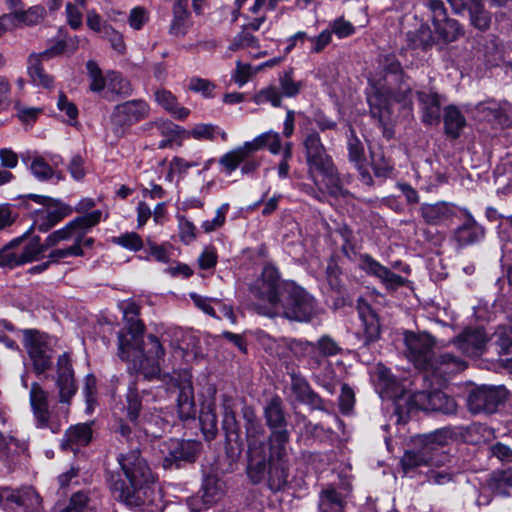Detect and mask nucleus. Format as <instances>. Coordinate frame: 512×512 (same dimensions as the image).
Listing matches in <instances>:
<instances>
[{"label":"nucleus","mask_w":512,"mask_h":512,"mask_svg":"<svg viewBox=\"0 0 512 512\" xmlns=\"http://www.w3.org/2000/svg\"><path fill=\"white\" fill-rule=\"evenodd\" d=\"M284 144L281 141L280 133L274 130H268L257 135L250 141L244 142L242 145L236 147L225 153L219 159V165L223 168V171L230 175L235 171L240 162L247 156L266 148L272 155H279L284 152Z\"/></svg>","instance_id":"10"},{"label":"nucleus","mask_w":512,"mask_h":512,"mask_svg":"<svg viewBox=\"0 0 512 512\" xmlns=\"http://www.w3.org/2000/svg\"><path fill=\"white\" fill-rule=\"evenodd\" d=\"M443 120L445 133L453 139L458 138L466 126L465 116L455 105L444 108Z\"/></svg>","instance_id":"31"},{"label":"nucleus","mask_w":512,"mask_h":512,"mask_svg":"<svg viewBox=\"0 0 512 512\" xmlns=\"http://www.w3.org/2000/svg\"><path fill=\"white\" fill-rule=\"evenodd\" d=\"M50 53L46 50L41 54H32L28 59L27 71L31 82L35 86L50 88L53 84V79L45 73L41 66L42 59L48 58Z\"/></svg>","instance_id":"30"},{"label":"nucleus","mask_w":512,"mask_h":512,"mask_svg":"<svg viewBox=\"0 0 512 512\" xmlns=\"http://www.w3.org/2000/svg\"><path fill=\"white\" fill-rule=\"evenodd\" d=\"M256 73H258V71H256V67H252L249 64H243L241 61H237L236 62V69H235V72H234L232 77H233L235 83L239 87H242Z\"/></svg>","instance_id":"57"},{"label":"nucleus","mask_w":512,"mask_h":512,"mask_svg":"<svg viewBox=\"0 0 512 512\" xmlns=\"http://www.w3.org/2000/svg\"><path fill=\"white\" fill-rule=\"evenodd\" d=\"M199 421L202 432L207 440H211L217 433V416L213 401L205 402L201 406Z\"/></svg>","instance_id":"34"},{"label":"nucleus","mask_w":512,"mask_h":512,"mask_svg":"<svg viewBox=\"0 0 512 512\" xmlns=\"http://www.w3.org/2000/svg\"><path fill=\"white\" fill-rule=\"evenodd\" d=\"M188 0H176L173 5V17L169 27V33L173 36H184L190 25V12L188 11Z\"/></svg>","instance_id":"29"},{"label":"nucleus","mask_w":512,"mask_h":512,"mask_svg":"<svg viewBox=\"0 0 512 512\" xmlns=\"http://www.w3.org/2000/svg\"><path fill=\"white\" fill-rule=\"evenodd\" d=\"M477 117L500 127L509 126L512 122V104L498 103L490 100L476 106Z\"/></svg>","instance_id":"22"},{"label":"nucleus","mask_w":512,"mask_h":512,"mask_svg":"<svg viewBox=\"0 0 512 512\" xmlns=\"http://www.w3.org/2000/svg\"><path fill=\"white\" fill-rule=\"evenodd\" d=\"M408 46L412 49L427 50L434 45V37L429 26L421 25L419 29L406 35Z\"/></svg>","instance_id":"35"},{"label":"nucleus","mask_w":512,"mask_h":512,"mask_svg":"<svg viewBox=\"0 0 512 512\" xmlns=\"http://www.w3.org/2000/svg\"><path fill=\"white\" fill-rule=\"evenodd\" d=\"M243 417L248 442V476L254 483L267 478L270 488L278 490L286 483V474L282 465L274 460L279 461L284 455L288 435L285 431L273 432L270 436V448L267 450L264 429L254 411L245 407Z\"/></svg>","instance_id":"4"},{"label":"nucleus","mask_w":512,"mask_h":512,"mask_svg":"<svg viewBox=\"0 0 512 512\" xmlns=\"http://www.w3.org/2000/svg\"><path fill=\"white\" fill-rule=\"evenodd\" d=\"M18 18L19 27L23 25L32 26L40 23L45 16V8L43 6H32L26 11L14 12Z\"/></svg>","instance_id":"46"},{"label":"nucleus","mask_w":512,"mask_h":512,"mask_svg":"<svg viewBox=\"0 0 512 512\" xmlns=\"http://www.w3.org/2000/svg\"><path fill=\"white\" fill-rule=\"evenodd\" d=\"M377 378L379 385L383 387L388 396L395 399L396 411L398 413L404 411L402 402L407 404V412L417 408L443 414H454L457 410L455 400L442 391H421L415 394L405 392L399 386L397 379L391 374L390 370L383 366L378 367Z\"/></svg>","instance_id":"7"},{"label":"nucleus","mask_w":512,"mask_h":512,"mask_svg":"<svg viewBox=\"0 0 512 512\" xmlns=\"http://www.w3.org/2000/svg\"><path fill=\"white\" fill-rule=\"evenodd\" d=\"M290 348L296 356L307 358L311 368L318 367L321 364L319 355L328 357L340 352L338 344L329 336H322L317 341V344L303 340H294Z\"/></svg>","instance_id":"18"},{"label":"nucleus","mask_w":512,"mask_h":512,"mask_svg":"<svg viewBox=\"0 0 512 512\" xmlns=\"http://www.w3.org/2000/svg\"><path fill=\"white\" fill-rule=\"evenodd\" d=\"M149 20V13L143 7H135L130 11L128 22L134 30H140Z\"/></svg>","instance_id":"62"},{"label":"nucleus","mask_w":512,"mask_h":512,"mask_svg":"<svg viewBox=\"0 0 512 512\" xmlns=\"http://www.w3.org/2000/svg\"><path fill=\"white\" fill-rule=\"evenodd\" d=\"M25 347L37 374L44 373L52 364L53 351L49 345V338L36 331L26 330Z\"/></svg>","instance_id":"19"},{"label":"nucleus","mask_w":512,"mask_h":512,"mask_svg":"<svg viewBox=\"0 0 512 512\" xmlns=\"http://www.w3.org/2000/svg\"><path fill=\"white\" fill-rule=\"evenodd\" d=\"M357 310L360 321V326L363 329L364 343L368 344L378 338L380 333V326L377 315L371 307L362 299H358Z\"/></svg>","instance_id":"27"},{"label":"nucleus","mask_w":512,"mask_h":512,"mask_svg":"<svg viewBox=\"0 0 512 512\" xmlns=\"http://www.w3.org/2000/svg\"><path fill=\"white\" fill-rule=\"evenodd\" d=\"M201 164V157L197 155L191 159L175 156L169 162V171L166 179L172 182L175 174L185 175L190 168L200 166Z\"/></svg>","instance_id":"38"},{"label":"nucleus","mask_w":512,"mask_h":512,"mask_svg":"<svg viewBox=\"0 0 512 512\" xmlns=\"http://www.w3.org/2000/svg\"><path fill=\"white\" fill-rule=\"evenodd\" d=\"M303 145L306 151V159L309 167V174L319 189H326L333 196L343 194L341 181L335 170L331 158L327 155L316 132L309 133Z\"/></svg>","instance_id":"9"},{"label":"nucleus","mask_w":512,"mask_h":512,"mask_svg":"<svg viewBox=\"0 0 512 512\" xmlns=\"http://www.w3.org/2000/svg\"><path fill=\"white\" fill-rule=\"evenodd\" d=\"M250 292L256 300L255 309L261 315L307 322L316 314L314 298L294 282L282 281L272 265L263 268Z\"/></svg>","instance_id":"3"},{"label":"nucleus","mask_w":512,"mask_h":512,"mask_svg":"<svg viewBox=\"0 0 512 512\" xmlns=\"http://www.w3.org/2000/svg\"><path fill=\"white\" fill-rule=\"evenodd\" d=\"M223 420L222 427L226 432V435L229 439L232 438L233 435L238 437V424L236 421L235 411H234V401L231 398L224 397L223 398Z\"/></svg>","instance_id":"40"},{"label":"nucleus","mask_w":512,"mask_h":512,"mask_svg":"<svg viewBox=\"0 0 512 512\" xmlns=\"http://www.w3.org/2000/svg\"><path fill=\"white\" fill-rule=\"evenodd\" d=\"M495 344L500 354H507L512 350V326H501L493 334Z\"/></svg>","instance_id":"50"},{"label":"nucleus","mask_w":512,"mask_h":512,"mask_svg":"<svg viewBox=\"0 0 512 512\" xmlns=\"http://www.w3.org/2000/svg\"><path fill=\"white\" fill-rule=\"evenodd\" d=\"M281 94L285 97H294L296 96L302 86V83L299 81H295L292 78L291 72H285L279 78Z\"/></svg>","instance_id":"55"},{"label":"nucleus","mask_w":512,"mask_h":512,"mask_svg":"<svg viewBox=\"0 0 512 512\" xmlns=\"http://www.w3.org/2000/svg\"><path fill=\"white\" fill-rule=\"evenodd\" d=\"M488 338L481 328L466 329L453 340L455 346L466 356L477 357L486 350Z\"/></svg>","instance_id":"23"},{"label":"nucleus","mask_w":512,"mask_h":512,"mask_svg":"<svg viewBox=\"0 0 512 512\" xmlns=\"http://www.w3.org/2000/svg\"><path fill=\"white\" fill-rule=\"evenodd\" d=\"M107 89L118 95H129L132 90L130 82L117 72L107 73Z\"/></svg>","instance_id":"48"},{"label":"nucleus","mask_w":512,"mask_h":512,"mask_svg":"<svg viewBox=\"0 0 512 512\" xmlns=\"http://www.w3.org/2000/svg\"><path fill=\"white\" fill-rule=\"evenodd\" d=\"M259 43L256 37L249 33L246 29L239 32L228 46V51L236 52L245 49L258 48Z\"/></svg>","instance_id":"43"},{"label":"nucleus","mask_w":512,"mask_h":512,"mask_svg":"<svg viewBox=\"0 0 512 512\" xmlns=\"http://www.w3.org/2000/svg\"><path fill=\"white\" fill-rule=\"evenodd\" d=\"M7 509L22 512H35L41 506V498L32 487L9 490Z\"/></svg>","instance_id":"25"},{"label":"nucleus","mask_w":512,"mask_h":512,"mask_svg":"<svg viewBox=\"0 0 512 512\" xmlns=\"http://www.w3.org/2000/svg\"><path fill=\"white\" fill-rule=\"evenodd\" d=\"M56 385L59 391L60 402L62 404H69L77 388L74 379V370L68 353H63L57 360Z\"/></svg>","instance_id":"21"},{"label":"nucleus","mask_w":512,"mask_h":512,"mask_svg":"<svg viewBox=\"0 0 512 512\" xmlns=\"http://www.w3.org/2000/svg\"><path fill=\"white\" fill-rule=\"evenodd\" d=\"M155 100L176 119L184 120L190 114V110L180 106L176 97L168 90L158 89L155 92Z\"/></svg>","instance_id":"32"},{"label":"nucleus","mask_w":512,"mask_h":512,"mask_svg":"<svg viewBox=\"0 0 512 512\" xmlns=\"http://www.w3.org/2000/svg\"><path fill=\"white\" fill-rule=\"evenodd\" d=\"M29 198L45 206L44 209L37 211L33 223L40 232H47L72 212L69 206L47 196L30 194Z\"/></svg>","instance_id":"17"},{"label":"nucleus","mask_w":512,"mask_h":512,"mask_svg":"<svg viewBox=\"0 0 512 512\" xmlns=\"http://www.w3.org/2000/svg\"><path fill=\"white\" fill-rule=\"evenodd\" d=\"M466 366V362L461 357L445 352L439 354L437 357L433 356L431 366L425 371L430 372L436 377L445 379L450 375L463 371Z\"/></svg>","instance_id":"24"},{"label":"nucleus","mask_w":512,"mask_h":512,"mask_svg":"<svg viewBox=\"0 0 512 512\" xmlns=\"http://www.w3.org/2000/svg\"><path fill=\"white\" fill-rule=\"evenodd\" d=\"M451 440L448 429H438L428 434L418 435L413 439V446L406 450L401 458V466L406 475L419 467L440 465L449 462L448 454L442 451Z\"/></svg>","instance_id":"8"},{"label":"nucleus","mask_w":512,"mask_h":512,"mask_svg":"<svg viewBox=\"0 0 512 512\" xmlns=\"http://www.w3.org/2000/svg\"><path fill=\"white\" fill-rule=\"evenodd\" d=\"M126 402L127 417L134 424V426L142 429L147 435L157 437V429H163V426L167 423V420L159 414L156 416H149L150 412L141 414L142 401L137 389L134 386L129 387L126 396Z\"/></svg>","instance_id":"12"},{"label":"nucleus","mask_w":512,"mask_h":512,"mask_svg":"<svg viewBox=\"0 0 512 512\" xmlns=\"http://www.w3.org/2000/svg\"><path fill=\"white\" fill-rule=\"evenodd\" d=\"M229 208L230 205L228 203H223L216 209L215 216L212 219L205 220L201 223V229L205 233H212L222 228L226 222Z\"/></svg>","instance_id":"44"},{"label":"nucleus","mask_w":512,"mask_h":512,"mask_svg":"<svg viewBox=\"0 0 512 512\" xmlns=\"http://www.w3.org/2000/svg\"><path fill=\"white\" fill-rule=\"evenodd\" d=\"M469 11L472 24L480 29L486 30L490 25V17L486 11L482 9L481 1L475 4V7H467Z\"/></svg>","instance_id":"53"},{"label":"nucleus","mask_w":512,"mask_h":512,"mask_svg":"<svg viewBox=\"0 0 512 512\" xmlns=\"http://www.w3.org/2000/svg\"><path fill=\"white\" fill-rule=\"evenodd\" d=\"M126 330L118 335L119 356L129 362L132 368L147 379H153L160 374L161 362L164 366L173 368L171 380L179 390L177 409L180 419H194L196 406L192 386V375L187 368L175 369L178 362L191 363L198 360L202 354L199 341L191 333L180 328H170L161 335L159 340L154 335L148 336L150 348L143 349L144 325L138 319L139 306L134 301H123L120 304Z\"/></svg>","instance_id":"1"},{"label":"nucleus","mask_w":512,"mask_h":512,"mask_svg":"<svg viewBox=\"0 0 512 512\" xmlns=\"http://www.w3.org/2000/svg\"><path fill=\"white\" fill-rule=\"evenodd\" d=\"M377 278L389 289H397L405 283V279L402 276L392 272L385 266L380 270Z\"/></svg>","instance_id":"60"},{"label":"nucleus","mask_w":512,"mask_h":512,"mask_svg":"<svg viewBox=\"0 0 512 512\" xmlns=\"http://www.w3.org/2000/svg\"><path fill=\"white\" fill-rule=\"evenodd\" d=\"M189 89L193 92L200 93L202 96L206 98L213 97V92L215 89V85L208 79L192 77L189 80Z\"/></svg>","instance_id":"56"},{"label":"nucleus","mask_w":512,"mask_h":512,"mask_svg":"<svg viewBox=\"0 0 512 512\" xmlns=\"http://www.w3.org/2000/svg\"><path fill=\"white\" fill-rule=\"evenodd\" d=\"M88 76L90 79V90L93 92H100L107 88V75L103 76L98 64L89 60L86 64Z\"/></svg>","instance_id":"47"},{"label":"nucleus","mask_w":512,"mask_h":512,"mask_svg":"<svg viewBox=\"0 0 512 512\" xmlns=\"http://www.w3.org/2000/svg\"><path fill=\"white\" fill-rule=\"evenodd\" d=\"M407 358L414 366L425 371L431 366V360L434 356L433 347L435 341L427 333H414L406 331L404 334Z\"/></svg>","instance_id":"15"},{"label":"nucleus","mask_w":512,"mask_h":512,"mask_svg":"<svg viewBox=\"0 0 512 512\" xmlns=\"http://www.w3.org/2000/svg\"><path fill=\"white\" fill-rule=\"evenodd\" d=\"M308 40L311 42L310 53H320L331 43V31L324 29L319 35L308 37Z\"/></svg>","instance_id":"61"},{"label":"nucleus","mask_w":512,"mask_h":512,"mask_svg":"<svg viewBox=\"0 0 512 512\" xmlns=\"http://www.w3.org/2000/svg\"><path fill=\"white\" fill-rule=\"evenodd\" d=\"M32 174L40 181H45L53 177L54 171L52 168L42 159L35 158L30 165Z\"/></svg>","instance_id":"58"},{"label":"nucleus","mask_w":512,"mask_h":512,"mask_svg":"<svg viewBox=\"0 0 512 512\" xmlns=\"http://www.w3.org/2000/svg\"><path fill=\"white\" fill-rule=\"evenodd\" d=\"M112 242L134 252H137L143 248V240L135 232H127L117 237H113Z\"/></svg>","instance_id":"51"},{"label":"nucleus","mask_w":512,"mask_h":512,"mask_svg":"<svg viewBox=\"0 0 512 512\" xmlns=\"http://www.w3.org/2000/svg\"><path fill=\"white\" fill-rule=\"evenodd\" d=\"M104 38H106L110 44L111 47L119 54H123L125 52V43L123 36L113 29L111 26H105L104 27Z\"/></svg>","instance_id":"64"},{"label":"nucleus","mask_w":512,"mask_h":512,"mask_svg":"<svg viewBox=\"0 0 512 512\" xmlns=\"http://www.w3.org/2000/svg\"><path fill=\"white\" fill-rule=\"evenodd\" d=\"M380 63L386 74L384 78L369 79L367 101L372 116L377 118L381 124H387L390 120L392 103H403L406 106L409 102L411 89L408 85H403L399 88V91L394 90L393 83L400 78L402 70L394 55L384 56Z\"/></svg>","instance_id":"6"},{"label":"nucleus","mask_w":512,"mask_h":512,"mask_svg":"<svg viewBox=\"0 0 512 512\" xmlns=\"http://www.w3.org/2000/svg\"><path fill=\"white\" fill-rule=\"evenodd\" d=\"M358 267L367 274L378 277L383 265L368 254H361L358 257Z\"/></svg>","instance_id":"63"},{"label":"nucleus","mask_w":512,"mask_h":512,"mask_svg":"<svg viewBox=\"0 0 512 512\" xmlns=\"http://www.w3.org/2000/svg\"><path fill=\"white\" fill-rule=\"evenodd\" d=\"M281 92L275 86H269L260 90L253 97V101L256 104L271 103L274 107L281 105Z\"/></svg>","instance_id":"52"},{"label":"nucleus","mask_w":512,"mask_h":512,"mask_svg":"<svg viewBox=\"0 0 512 512\" xmlns=\"http://www.w3.org/2000/svg\"><path fill=\"white\" fill-rule=\"evenodd\" d=\"M327 29L331 31V36L335 35L338 39L347 38L352 34V24L343 16L331 21Z\"/></svg>","instance_id":"54"},{"label":"nucleus","mask_w":512,"mask_h":512,"mask_svg":"<svg viewBox=\"0 0 512 512\" xmlns=\"http://www.w3.org/2000/svg\"><path fill=\"white\" fill-rule=\"evenodd\" d=\"M422 112V122L426 125H437L441 117V100L435 92L419 91L417 93Z\"/></svg>","instance_id":"28"},{"label":"nucleus","mask_w":512,"mask_h":512,"mask_svg":"<svg viewBox=\"0 0 512 512\" xmlns=\"http://www.w3.org/2000/svg\"><path fill=\"white\" fill-rule=\"evenodd\" d=\"M149 105L144 100H130L116 105L110 116L111 128L116 136H123L135 123L148 117Z\"/></svg>","instance_id":"11"},{"label":"nucleus","mask_w":512,"mask_h":512,"mask_svg":"<svg viewBox=\"0 0 512 512\" xmlns=\"http://www.w3.org/2000/svg\"><path fill=\"white\" fill-rule=\"evenodd\" d=\"M91 437V427L89 424L86 423L75 425L74 427H71L66 433V438L69 444L71 445V449H74L73 445H87L90 442Z\"/></svg>","instance_id":"41"},{"label":"nucleus","mask_w":512,"mask_h":512,"mask_svg":"<svg viewBox=\"0 0 512 512\" xmlns=\"http://www.w3.org/2000/svg\"><path fill=\"white\" fill-rule=\"evenodd\" d=\"M102 213L94 211L77 217L64 227L50 233L42 244L39 237L17 238L0 251V266L15 267L36 261L45 250L57 247L48 255L50 262H58L68 257L84 255V249L92 247L94 239L88 231L100 222Z\"/></svg>","instance_id":"2"},{"label":"nucleus","mask_w":512,"mask_h":512,"mask_svg":"<svg viewBox=\"0 0 512 512\" xmlns=\"http://www.w3.org/2000/svg\"><path fill=\"white\" fill-rule=\"evenodd\" d=\"M422 216L429 224H438L453 216V206L446 202L425 204L421 208Z\"/></svg>","instance_id":"33"},{"label":"nucleus","mask_w":512,"mask_h":512,"mask_svg":"<svg viewBox=\"0 0 512 512\" xmlns=\"http://www.w3.org/2000/svg\"><path fill=\"white\" fill-rule=\"evenodd\" d=\"M465 219L454 231V239L460 246H467L481 241L485 236V229L476 222L471 213L464 210Z\"/></svg>","instance_id":"26"},{"label":"nucleus","mask_w":512,"mask_h":512,"mask_svg":"<svg viewBox=\"0 0 512 512\" xmlns=\"http://www.w3.org/2000/svg\"><path fill=\"white\" fill-rule=\"evenodd\" d=\"M30 405L38 428H49L53 433L59 431L62 420L66 419V412L61 416L54 415L48 409V394L40 385L33 383L30 389Z\"/></svg>","instance_id":"16"},{"label":"nucleus","mask_w":512,"mask_h":512,"mask_svg":"<svg viewBox=\"0 0 512 512\" xmlns=\"http://www.w3.org/2000/svg\"><path fill=\"white\" fill-rule=\"evenodd\" d=\"M265 418L271 428L281 427L284 424V415L279 398H273L265 407Z\"/></svg>","instance_id":"45"},{"label":"nucleus","mask_w":512,"mask_h":512,"mask_svg":"<svg viewBox=\"0 0 512 512\" xmlns=\"http://www.w3.org/2000/svg\"><path fill=\"white\" fill-rule=\"evenodd\" d=\"M200 444L193 440L170 439L161 447L164 468H170L174 464L179 466L181 462H193L199 452Z\"/></svg>","instance_id":"20"},{"label":"nucleus","mask_w":512,"mask_h":512,"mask_svg":"<svg viewBox=\"0 0 512 512\" xmlns=\"http://www.w3.org/2000/svg\"><path fill=\"white\" fill-rule=\"evenodd\" d=\"M448 462L440 465H431L426 472L429 483L436 485H445L454 480L456 472L447 465Z\"/></svg>","instance_id":"39"},{"label":"nucleus","mask_w":512,"mask_h":512,"mask_svg":"<svg viewBox=\"0 0 512 512\" xmlns=\"http://www.w3.org/2000/svg\"><path fill=\"white\" fill-rule=\"evenodd\" d=\"M191 300L193 301L194 305L200 309L202 312H204L207 315L210 316H216L215 311V300L216 298H209L202 295H199L195 292H192L189 294Z\"/></svg>","instance_id":"59"},{"label":"nucleus","mask_w":512,"mask_h":512,"mask_svg":"<svg viewBox=\"0 0 512 512\" xmlns=\"http://www.w3.org/2000/svg\"><path fill=\"white\" fill-rule=\"evenodd\" d=\"M489 486L496 495L508 496V489L512 487V467L495 471L490 478Z\"/></svg>","instance_id":"37"},{"label":"nucleus","mask_w":512,"mask_h":512,"mask_svg":"<svg viewBox=\"0 0 512 512\" xmlns=\"http://www.w3.org/2000/svg\"><path fill=\"white\" fill-rule=\"evenodd\" d=\"M222 484L215 476H207L202 486L203 503L211 505L222 496Z\"/></svg>","instance_id":"42"},{"label":"nucleus","mask_w":512,"mask_h":512,"mask_svg":"<svg viewBox=\"0 0 512 512\" xmlns=\"http://www.w3.org/2000/svg\"><path fill=\"white\" fill-rule=\"evenodd\" d=\"M507 398L504 386L482 385L470 391L467 406L474 414L494 413Z\"/></svg>","instance_id":"14"},{"label":"nucleus","mask_w":512,"mask_h":512,"mask_svg":"<svg viewBox=\"0 0 512 512\" xmlns=\"http://www.w3.org/2000/svg\"><path fill=\"white\" fill-rule=\"evenodd\" d=\"M119 465L129 481V486L120 480H110L114 497L127 506L147 512H160L163 509L162 495L145 460L137 450L120 454Z\"/></svg>","instance_id":"5"},{"label":"nucleus","mask_w":512,"mask_h":512,"mask_svg":"<svg viewBox=\"0 0 512 512\" xmlns=\"http://www.w3.org/2000/svg\"><path fill=\"white\" fill-rule=\"evenodd\" d=\"M156 130L164 137L177 142L180 145L181 135L185 132L178 125L169 120H158L154 122Z\"/></svg>","instance_id":"49"},{"label":"nucleus","mask_w":512,"mask_h":512,"mask_svg":"<svg viewBox=\"0 0 512 512\" xmlns=\"http://www.w3.org/2000/svg\"><path fill=\"white\" fill-rule=\"evenodd\" d=\"M345 501L340 492L334 488L322 491L319 499V509L322 512H343Z\"/></svg>","instance_id":"36"},{"label":"nucleus","mask_w":512,"mask_h":512,"mask_svg":"<svg viewBox=\"0 0 512 512\" xmlns=\"http://www.w3.org/2000/svg\"><path fill=\"white\" fill-rule=\"evenodd\" d=\"M427 7L431 13L434 31L441 41L452 43L464 35V28L457 20L448 17L441 0H427Z\"/></svg>","instance_id":"13"}]
</instances>
